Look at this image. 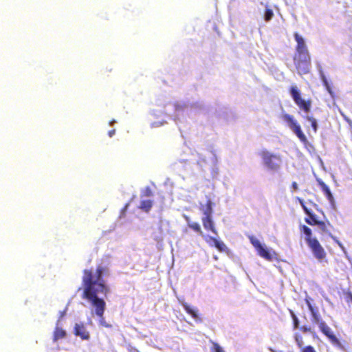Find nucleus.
Segmentation results:
<instances>
[{
  "label": "nucleus",
  "instance_id": "nucleus-1",
  "mask_svg": "<svg viewBox=\"0 0 352 352\" xmlns=\"http://www.w3.org/2000/svg\"><path fill=\"white\" fill-rule=\"evenodd\" d=\"M107 272V269L102 265H98L95 272L91 269H85L82 272V298L91 304L94 309V314L98 317L102 316L106 309L105 301L98 295L101 294L106 296L110 292V288L103 278Z\"/></svg>",
  "mask_w": 352,
  "mask_h": 352
},
{
  "label": "nucleus",
  "instance_id": "nucleus-2",
  "mask_svg": "<svg viewBox=\"0 0 352 352\" xmlns=\"http://www.w3.org/2000/svg\"><path fill=\"white\" fill-rule=\"evenodd\" d=\"M299 230L300 233L305 235V241L314 257L320 262L323 261L326 258L327 253L319 241L316 237L312 236L311 229L306 225L300 224Z\"/></svg>",
  "mask_w": 352,
  "mask_h": 352
},
{
  "label": "nucleus",
  "instance_id": "nucleus-3",
  "mask_svg": "<svg viewBox=\"0 0 352 352\" xmlns=\"http://www.w3.org/2000/svg\"><path fill=\"white\" fill-rule=\"evenodd\" d=\"M199 208L204 214V217L201 218V222L204 229L217 236L218 232L212 219L213 209L212 201L208 199L206 204H200Z\"/></svg>",
  "mask_w": 352,
  "mask_h": 352
},
{
  "label": "nucleus",
  "instance_id": "nucleus-4",
  "mask_svg": "<svg viewBox=\"0 0 352 352\" xmlns=\"http://www.w3.org/2000/svg\"><path fill=\"white\" fill-rule=\"evenodd\" d=\"M293 60L299 74H307L310 72L311 60L309 51L295 52Z\"/></svg>",
  "mask_w": 352,
  "mask_h": 352
},
{
  "label": "nucleus",
  "instance_id": "nucleus-5",
  "mask_svg": "<svg viewBox=\"0 0 352 352\" xmlns=\"http://www.w3.org/2000/svg\"><path fill=\"white\" fill-rule=\"evenodd\" d=\"M289 94L298 108L305 113H309L311 107V100L302 98L300 91L296 86H292L289 88Z\"/></svg>",
  "mask_w": 352,
  "mask_h": 352
},
{
  "label": "nucleus",
  "instance_id": "nucleus-6",
  "mask_svg": "<svg viewBox=\"0 0 352 352\" xmlns=\"http://www.w3.org/2000/svg\"><path fill=\"white\" fill-rule=\"evenodd\" d=\"M264 165L270 170H278L280 167L281 157L278 155L273 154L267 150H263L260 153Z\"/></svg>",
  "mask_w": 352,
  "mask_h": 352
},
{
  "label": "nucleus",
  "instance_id": "nucleus-7",
  "mask_svg": "<svg viewBox=\"0 0 352 352\" xmlns=\"http://www.w3.org/2000/svg\"><path fill=\"white\" fill-rule=\"evenodd\" d=\"M282 118L288 124L289 128L294 132L302 142L306 143L307 142V139L303 133L300 125L294 119L293 116L289 113H284L282 115Z\"/></svg>",
  "mask_w": 352,
  "mask_h": 352
},
{
  "label": "nucleus",
  "instance_id": "nucleus-8",
  "mask_svg": "<svg viewBox=\"0 0 352 352\" xmlns=\"http://www.w3.org/2000/svg\"><path fill=\"white\" fill-rule=\"evenodd\" d=\"M249 239L252 245L256 249L257 254L262 258H265L267 261H272L275 254L274 252L271 253L266 248L263 247L259 240L256 239L254 236H250Z\"/></svg>",
  "mask_w": 352,
  "mask_h": 352
},
{
  "label": "nucleus",
  "instance_id": "nucleus-9",
  "mask_svg": "<svg viewBox=\"0 0 352 352\" xmlns=\"http://www.w3.org/2000/svg\"><path fill=\"white\" fill-rule=\"evenodd\" d=\"M318 327L320 331L329 339L333 345L336 346H341L340 341L325 322H320V324Z\"/></svg>",
  "mask_w": 352,
  "mask_h": 352
},
{
  "label": "nucleus",
  "instance_id": "nucleus-10",
  "mask_svg": "<svg viewBox=\"0 0 352 352\" xmlns=\"http://www.w3.org/2000/svg\"><path fill=\"white\" fill-rule=\"evenodd\" d=\"M201 236L210 246H214L219 252H225L227 250V247L225 243L218 240L216 237L206 235L204 233L203 235Z\"/></svg>",
  "mask_w": 352,
  "mask_h": 352
},
{
  "label": "nucleus",
  "instance_id": "nucleus-11",
  "mask_svg": "<svg viewBox=\"0 0 352 352\" xmlns=\"http://www.w3.org/2000/svg\"><path fill=\"white\" fill-rule=\"evenodd\" d=\"M300 203L304 212L308 216L305 218V221L310 226H316L320 220L318 219L316 214H314L310 209L307 208L302 200L300 199Z\"/></svg>",
  "mask_w": 352,
  "mask_h": 352
},
{
  "label": "nucleus",
  "instance_id": "nucleus-12",
  "mask_svg": "<svg viewBox=\"0 0 352 352\" xmlns=\"http://www.w3.org/2000/svg\"><path fill=\"white\" fill-rule=\"evenodd\" d=\"M74 334L77 337H80L82 340H88L90 338L89 333L82 322L75 324Z\"/></svg>",
  "mask_w": 352,
  "mask_h": 352
},
{
  "label": "nucleus",
  "instance_id": "nucleus-13",
  "mask_svg": "<svg viewBox=\"0 0 352 352\" xmlns=\"http://www.w3.org/2000/svg\"><path fill=\"white\" fill-rule=\"evenodd\" d=\"M294 36L296 41L295 52L309 51L305 41L301 35L295 32Z\"/></svg>",
  "mask_w": 352,
  "mask_h": 352
},
{
  "label": "nucleus",
  "instance_id": "nucleus-14",
  "mask_svg": "<svg viewBox=\"0 0 352 352\" xmlns=\"http://www.w3.org/2000/svg\"><path fill=\"white\" fill-rule=\"evenodd\" d=\"M307 305L308 307L309 310L310 311L311 314V322L315 324H318V326L320 324V322H324L320 314L318 313V310L314 308V307L311 305L309 301L307 300Z\"/></svg>",
  "mask_w": 352,
  "mask_h": 352
},
{
  "label": "nucleus",
  "instance_id": "nucleus-15",
  "mask_svg": "<svg viewBox=\"0 0 352 352\" xmlns=\"http://www.w3.org/2000/svg\"><path fill=\"white\" fill-rule=\"evenodd\" d=\"M66 336V331L59 326V320H58L53 332V341L56 342L60 339L65 338Z\"/></svg>",
  "mask_w": 352,
  "mask_h": 352
},
{
  "label": "nucleus",
  "instance_id": "nucleus-16",
  "mask_svg": "<svg viewBox=\"0 0 352 352\" xmlns=\"http://www.w3.org/2000/svg\"><path fill=\"white\" fill-rule=\"evenodd\" d=\"M184 219L187 221V226L188 228L197 232L199 235H203V231L198 223L192 221L188 216H184Z\"/></svg>",
  "mask_w": 352,
  "mask_h": 352
},
{
  "label": "nucleus",
  "instance_id": "nucleus-17",
  "mask_svg": "<svg viewBox=\"0 0 352 352\" xmlns=\"http://www.w3.org/2000/svg\"><path fill=\"white\" fill-rule=\"evenodd\" d=\"M318 185L320 186L321 190L324 192L326 197L328 199L329 201H332L333 200V197L332 195V193L329 189V188L327 186V185L322 182L320 179L318 180Z\"/></svg>",
  "mask_w": 352,
  "mask_h": 352
},
{
  "label": "nucleus",
  "instance_id": "nucleus-18",
  "mask_svg": "<svg viewBox=\"0 0 352 352\" xmlns=\"http://www.w3.org/2000/svg\"><path fill=\"white\" fill-rule=\"evenodd\" d=\"M170 221L168 220L160 219L159 221V231L161 234L167 232H169L170 230Z\"/></svg>",
  "mask_w": 352,
  "mask_h": 352
},
{
  "label": "nucleus",
  "instance_id": "nucleus-19",
  "mask_svg": "<svg viewBox=\"0 0 352 352\" xmlns=\"http://www.w3.org/2000/svg\"><path fill=\"white\" fill-rule=\"evenodd\" d=\"M320 79L322 82L323 85L326 88L327 91L329 93V94L331 96L332 98H334L335 93L332 90L330 84L329 83L325 75L324 74V73L322 71L320 72Z\"/></svg>",
  "mask_w": 352,
  "mask_h": 352
},
{
  "label": "nucleus",
  "instance_id": "nucleus-20",
  "mask_svg": "<svg viewBox=\"0 0 352 352\" xmlns=\"http://www.w3.org/2000/svg\"><path fill=\"white\" fill-rule=\"evenodd\" d=\"M153 206V201L151 200H142L140 202L139 208L146 212H148Z\"/></svg>",
  "mask_w": 352,
  "mask_h": 352
},
{
  "label": "nucleus",
  "instance_id": "nucleus-21",
  "mask_svg": "<svg viewBox=\"0 0 352 352\" xmlns=\"http://www.w3.org/2000/svg\"><path fill=\"white\" fill-rule=\"evenodd\" d=\"M316 226L321 230V234H330L329 227L331 225L329 222L326 223L323 221H320Z\"/></svg>",
  "mask_w": 352,
  "mask_h": 352
},
{
  "label": "nucleus",
  "instance_id": "nucleus-22",
  "mask_svg": "<svg viewBox=\"0 0 352 352\" xmlns=\"http://www.w3.org/2000/svg\"><path fill=\"white\" fill-rule=\"evenodd\" d=\"M182 307H184V310L190 315L194 319L198 318V315L197 314V310L192 308L190 305H188L187 303H183Z\"/></svg>",
  "mask_w": 352,
  "mask_h": 352
},
{
  "label": "nucleus",
  "instance_id": "nucleus-23",
  "mask_svg": "<svg viewBox=\"0 0 352 352\" xmlns=\"http://www.w3.org/2000/svg\"><path fill=\"white\" fill-rule=\"evenodd\" d=\"M305 119L311 123V128H312L314 132L316 133L318 131V123H317L316 119L315 118H314L313 116H305Z\"/></svg>",
  "mask_w": 352,
  "mask_h": 352
},
{
  "label": "nucleus",
  "instance_id": "nucleus-24",
  "mask_svg": "<svg viewBox=\"0 0 352 352\" xmlns=\"http://www.w3.org/2000/svg\"><path fill=\"white\" fill-rule=\"evenodd\" d=\"M274 12L271 8H266L265 10L264 19L268 22L274 17Z\"/></svg>",
  "mask_w": 352,
  "mask_h": 352
},
{
  "label": "nucleus",
  "instance_id": "nucleus-25",
  "mask_svg": "<svg viewBox=\"0 0 352 352\" xmlns=\"http://www.w3.org/2000/svg\"><path fill=\"white\" fill-rule=\"evenodd\" d=\"M210 342L212 344V347L210 349L211 352H226L217 342L212 340H210Z\"/></svg>",
  "mask_w": 352,
  "mask_h": 352
},
{
  "label": "nucleus",
  "instance_id": "nucleus-26",
  "mask_svg": "<svg viewBox=\"0 0 352 352\" xmlns=\"http://www.w3.org/2000/svg\"><path fill=\"white\" fill-rule=\"evenodd\" d=\"M295 340L296 342L297 346L300 350L304 348L303 346L304 342H303V338L301 336L296 335L295 336Z\"/></svg>",
  "mask_w": 352,
  "mask_h": 352
},
{
  "label": "nucleus",
  "instance_id": "nucleus-27",
  "mask_svg": "<svg viewBox=\"0 0 352 352\" xmlns=\"http://www.w3.org/2000/svg\"><path fill=\"white\" fill-rule=\"evenodd\" d=\"M98 318H99L100 325L104 327H107V328L111 327V325L106 322V320L104 318V315L102 316L98 317Z\"/></svg>",
  "mask_w": 352,
  "mask_h": 352
},
{
  "label": "nucleus",
  "instance_id": "nucleus-28",
  "mask_svg": "<svg viewBox=\"0 0 352 352\" xmlns=\"http://www.w3.org/2000/svg\"><path fill=\"white\" fill-rule=\"evenodd\" d=\"M300 330L303 332V333H312L313 335L315 334V332L312 330L311 327H307V326H302L300 327Z\"/></svg>",
  "mask_w": 352,
  "mask_h": 352
},
{
  "label": "nucleus",
  "instance_id": "nucleus-29",
  "mask_svg": "<svg viewBox=\"0 0 352 352\" xmlns=\"http://www.w3.org/2000/svg\"><path fill=\"white\" fill-rule=\"evenodd\" d=\"M301 352H316L314 346L308 345L300 350Z\"/></svg>",
  "mask_w": 352,
  "mask_h": 352
},
{
  "label": "nucleus",
  "instance_id": "nucleus-30",
  "mask_svg": "<svg viewBox=\"0 0 352 352\" xmlns=\"http://www.w3.org/2000/svg\"><path fill=\"white\" fill-rule=\"evenodd\" d=\"M152 195H153L152 190L151 189L150 187H146L144 189V196H145V197H151Z\"/></svg>",
  "mask_w": 352,
  "mask_h": 352
},
{
  "label": "nucleus",
  "instance_id": "nucleus-31",
  "mask_svg": "<svg viewBox=\"0 0 352 352\" xmlns=\"http://www.w3.org/2000/svg\"><path fill=\"white\" fill-rule=\"evenodd\" d=\"M292 318L294 320V327L296 328L298 325V319L294 314H292Z\"/></svg>",
  "mask_w": 352,
  "mask_h": 352
},
{
  "label": "nucleus",
  "instance_id": "nucleus-32",
  "mask_svg": "<svg viewBox=\"0 0 352 352\" xmlns=\"http://www.w3.org/2000/svg\"><path fill=\"white\" fill-rule=\"evenodd\" d=\"M346 302H352V293L348 292L346 296Z\"/></svg>",
  "mask_w": 352,
  "mask_h": 352
},
{
  "label": "nucleus",
  "instance_id": "nucleus-33",
  "mask_svg": "<svg viewBox=\"0 0 352 352\" xmlns=\"http://www.w3.org/2000/svg\"><path fill=\"white\" fill-rule=\"evenodd\" d=\"M292 188H293L294 190H297L298 189L297 183L294 182L292 184Z\"/></svg>",
  "mask_w": 352,
  "mask_h": 352
},
{
  "label": "nucleus",
  "instance_id": "nucleus-34",
  "mask_svg": "<svg viewBox=\"0 0 352 352\" xmlns=\"http://www.w3.org/2000/svg\"><path fill=\"white\" fill-rule=\"evenodd\" d=\"M66 312H67V308H65V310H63V311H60L59 318H63L65 316V315L66 314Z\"/></svg>",
  "mask_w": 352,
  "mask_h": 352
},
{
  "label": "nucleus",
  "instance_id": "nucleus-35",
  "mask_svg": "<svg viewBox=\"0 0 352 352\" xmlns=\"http://www.w3.org/2000/svg\"><path fill=\"white\" fill-rule=\"evenodd\" d=\"M115 133H116L115 129H112L108 132V134H109V137H112L115 134Z\"/></svg>",
  "mask_w": 352,
  "mask_h": 352
}]
</instances>
